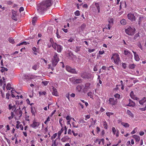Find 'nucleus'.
<instances>
[{
  "label": "nucleus",
  "instance_id": "f257e3e1",
  "mask_svg": "<svg viewBox=\"0 0 146 146\" xmlns=\"http://www.w3.org/2000/svg\"><path fill=\"white\" fill-rule=\"evenodd\" d=\"M51 0H46L38 3L36 9L39 13H42L46 10L48 7L51 6Z\"/></svg>",
  "mask_w": 146,
  "mask_h": 146
},
{
  "label": "nucleus",
  "instance_id": "f03ea898",
  "mask_svg": "<svg viewBox=\"0 0 146 146\" xmlns=\"http://www.w3.org/2000/svg\"><path fill=\"white\" fill-rule=\"evenodd\" d=\"M59 61V56L56 52H55L54 56L51 60V63L53 66H55L57 65Z\"/></svg>",
  "mask_w": 146,
  "mask_h": 146
},
{
  "label": "nucleus",
  "instance_id": "7ed1b4c3",
  "mask_svg": "<svg viewBox=\"0 0 146 146\" xmlns=\"http://www.w3.org/2000/svg\"><path fill=\"white\" fill-rule=\"evenodd\" d=\"M135 29L134 27H129L125 30V32L126 34L129 35H133L135 34Z\"/></svg>",
  "mask_w": 146,
  "mask_h": 146
},
{
  "label": "nucleus",
  "instance_id": "20e7f679",
  "mask_svg": "<svg viewBox=\"0 0 146 146\" xmlns=\"http://www.w3.org/2000/svg\"><path fill=\"white\" fill-rule=\"evenodd\" d=\"M111 59H113L114 63L116 64H118L120 61L119 55L117 53H115L111 57Z\"/></svg>",
  "mask_w": 146,
  "mask_h": 146
},
{
  "label": "nucleus",
  "instance_id": "39448f33",
  "mask_svg": "<svg viewBox=\"0 0 146 146\" xmlns=\"http://www.w3.org/2000/svg\"><path fill=\"white\" fill-rule=\"evenodd\" d=\"M109 104L113 107L117 105L118 102V100L114 98H110L108 100Z\"/></svg>",
  "mask_w": 146,
  "mask_h": 146
},
{
  "label": "nucleus",
  "instance_id": "423d86ee",
  "mask_svg": "<svg viewBox=\"0 0 146 146\" xmlns=\"http://www.w3.org/2000/svg\"><path fill=\"white\" fill-rule=\"evenodd\" d=\"M52 47L54 50H57V52H61L62 49L63 47L61 45L55 43V44L52 45Z\"/></svg>",
  "mask_w": 146,
  "mask_h": 146
},
{
  "label": "nucleus",
  "instance_id": "0eeeda50",
  "mask_svg": "<svg viewBox=\"0 0 146 146\" xmlns=\"http://www.w3.org/2000/svg\"><path fill=\"white\" fill-rule=\"evenodd\" d=\"M139 103L141 105L144 107L142 108L141 110L142 111H145L146 110V99L144 98L143 99L139 101Z\"/></svg>",
  "mask_w": 146,
  "mask_h": 146
},
{
  "label": "nucleus",
  "instance_id": "6e6552de",
  "mask_svg": "<svg viewBox=\"0 0 146 146\" xmlns=\"http://www.w3.org/2000/svg\"><path fill=\"white\" fill-rule=\"evenodd\" d=\"M40 123L39 121H37L36 120L34 119L33 123L31 124L30 126L33 128L36 129L40 125Z\"/></svg>",
  "mask_w": 146,
  "mask_h": 146
},
{
  "label": "nucleus",
  "instance_id": "1a4fd4ad",
  "mask_svg": "<svg viewBox=\"0 0 146 146\" xmlns=\"http://www.w3.org/2000/svg\"><path fill=\"white\" fill-rule=\"evenodd\" d=\"M66 69L67 71L74 74H77L78 72L76 71L75 69L72 68L69 66H66Z\"/></svg>",
  "mask_w": 146,
  "mask_h": 146
},
{
  "label": "nucleus",
  "instance_id": "9d476101",
  "mask_svg": "<svg viewBox=\"0 0 146 146\" xmlns=\"http://www.w3.org/2000/svg\"><path fill=\"white\" fill-rule=\"evenodd\" d=\"M124 54L125 55H126L128 57L131 59H132L133 55H132L131 52H130V51L126 50L124 51Z\"/></svg>",
  "mask_w": 146,
  "mask_h": 146
},
{
  "label": "nucleus",
  "instance_id": "9b49d317",
  "mask_svg": "<svg viewBox=\"0 0 146 146\" xmlns=\"http://www.w3.org/2000/svg\"><path fill=\"white\" fill-rule=\"evenodd\" d=\"M128 19L131 21H135V19L134 15L133 13H129L127 15Z\"/></svg>",
  "mask_w": 146,
  "mask_h": 146
},
{
  "label": "nucleus",
  "instance_id": "f8f14e48",
  "mask_svg": "<svg viewBox=\"0 0 146 146\" xmlns=\"http://www.w3.org/2000/svg\"><path fill=\"white\" fill-rule=\"evenodd\" d=\"M21 109L20 108H19V109H17L15 111L17 115H19V117H21L22 116L23 113L22 110H21Z\"/></svg>",
  "mask_w": 146,
  "mask_h": 146
},
{
  "label": "nucleus",
  "instance_id": "ddd939ff",
  "mask_svg": "<svg viewBox=\"0 0 146 146\" xmlns=\"http://www.w3.org/2000/svg\"><path fill=\"white\" fill-rule=\"evenodd\" d=\"M129 103L127 105H126L127 106H130V107H134L135 106V104L134 103V102H133V101L131 100V99H129Z\"/></svg>",
  "mask_w": 146,
  "mask_h": 146
},
{
  "label": "nucleus",
  "instance_id": "4468645a",
  "mask_svg": "<svg viewBox=\"0 0 146 146\" xmlns=\"http://www.w3.org/2000/svg\"><path fill=\"white\" fill-rule=\"evenodd\" d=\"M80 76L83 78H88V74L86 72H82L80 74Z\"/></svg>",
  "mask_w": 146,
  "mask_h": 146
},
{
  "label": "nucleus",
  "instance_id": "2eb2a0df",
  "mask_svg": "<svg viewBox=\"0 0 146 146\" xmlns=\"http://www.w3.org/2000/svg\"><path fill=\"white\" fill-rule=\"evenodd\" d=\"M130 96L131 98L133 99L137 100H139V98L136 97L135 95H134L133 92V91L131 92L130 94Z\"/></svg>",
  "mask_w": 146,
  "mask_h": 146
},
{
  "label": "nucleus",
  "instance_id": "dca6fc26",
  "mask_svg": "<svg viewBox=\"0 0 146 146\" xmlns=\"http://www.w3.org/2000/svg\"><path fill=\"white\" fill-rule=\"evenodd\" d=\"M52 94L56 96H58V93L57 91L56 88L53 87L52 88Z\"/></svg>",
  "mask_w": 146,
  "mask_h": 146
},
{
  "label": "nucleus",
  "instance_id": "f3484780",
  "mask_svg": "<svg viewBox=\"0 0 146 146\" xmlns=\"http://www.w3.org/2000/svg\"><path fill=\"white\" fill-rule=\"evenodd\" d=\"M132 52L134 54V57L135 60H136V61H139L140 60V58L139 56H138L137 54H136V52H134L133 51Z\"/></svg>",
  "mask_w": 146,
  "mask_h": 146
},
{
  "label": "nucleus",
  "instance_id": "a211bd4d",
  "mask_svg": "<svg viewBox=\"0 0 146 146\" xmlns=\"http://www.w3.org/2000/svg\"><path fill=\"white\" fill-rule=\"evenodd\" d=\"M13 15L12 16V19L15 21H17V19L16 17V12L15 11H13L12 12Z\"/></svg>",
  "mask_w": 146,
  "mask_h": 146
},
{
  "label": "nucleus",
  "instance_id": "6ab92c4d",
  "mask_svg": "<svg viewBox=\"0 0 146 146\" xmlns=\"http://www.w3.org/2000/svg\"><path fill=\"white\" fill-rule=\"evenodd\" d=\"M79 123H83L84 125H86V123H87V122H86V121H85L83 117H81L79 119Z\"/></svg>",
  "mask_w": 146,
  "mask_h": 146
},
{
  "label": "nucleus",
  "instance_id": "aec40b11",
  "mask_svg": "<svg viewBox=\"0 0 146 146\" xmlns=\"http://www.w3.org/2000/svg\"><path fill=\"white\" fill-rule=\"evenodd\" d=\"M127 113L129 117H134V114L133 113H132L129 110H127Z\"/></svg>",
  "mask_w": 146,
  "mask_h": 146
},
{
  "label": "nucleus",
  "instance_id": "412c9836",
  "mask_svg": "<svg viewBox=\"0 0 146 146\" xmlns=\"http://www.w3.org/2000/svg\"><path fill=\"white\" fill-rule=\"evenodd\" d=\"M132 137L135 139V140L137 142H139L140 139V137L139 136L135 135H133Z\"/></svg>",
  "mask_w": 146,
  "mask_h": 146
},
{
  "label": "nucleus",
  "instance_id": "4be33fe9",
  "mask_svg": "<svg viewBox=\"0 0 146 146\" xmlns=\"http://www.w3.org/2000/svg\"><path fill=\"white\" fill-rule=\"evenodd\" d=\"M139 36V33L135 34L134 37L133 39L134 40H133V41H135L136 40L138 39Z\"/></svg>",
  "mask_w": 146,
  "mask_h": 146
},
{
  "label": "nucleus",
  "instance_id": "5701e85b",
  "mask_svg": "<svg viewBox=\"0 0 146 146\" xmlns=\"http://www.w3.org/2000/svg\"><path fill=\"white\" fill-rule=\"evenodd\" d=\"M121 124L122 125L124 126L125 127H129L130 126L129 124L128 123H125L124 122H121Z\"/></svg>",
  "mask_w": 146,
  "mask_h": 146
},
{
  "label": "nucleus",
  "instance_id": "b1692460",
  "mask_svg": "<svg viewBox=\"0 0 146 146\" xmlns=\"http://www.w3.org/2000/svg\"><path fill=\"white\" fill-rule=\"evenodd\" d=\"M69 137H68L66 136L64 137L63 138H62L61 139V141L62 142H65L66 141H67V140L69 139Z\"/></svg>",
  "mask_w": 146,
  "mask_h": 146
},
{
  "label": "nucleus",
  "instance_id": "393cba45",
  "mask_svg": "<svg viewBox=\"0 0 146 146\" xmlns=\"http://www.w3.org/2000/svg\"><path fill=\"white\" fill-rule=\"evenodd\" d=\"M39 67V65H38V64H35L33 66L32 68L33 69H34V70H36Z\"/></svg>",
  "mask_w": 146,
  "mask_h": 146
},
{
  "label": "nucleus",
  "instance_id": "a878e982",
  "mask_svg": "<svg viewBox=\"0 0 146 146\" xmlns=\"http://www.w3.org/2000/svg\"><path fill=\"white\" fill-rule=\"evenodd\" d=\"M76 77H73L71 78H70L69 80H70V81L71 82H72L75 83L76 82Z\"/></svg>",
  "mask_w": 146,
  "mask_h": 146
},
{
  "label": "nucleus",
  "instance_id": "bb28decb",
  "mask_svg": "<svg viewBox=\"0 0 146 146\" xmlns=\"http://www.w3.org/2000/svg\"><path fill=\"white\" fill-rule=\"evenodd\" d=\"M64 121L63 120L62 118H61L59 120V123L61 127H62V126H63L62 123H64Z\"/></svg>",
  "mask_w": 146,
  "mask_h": 146
},
{
  "label": "nucleus",
  "instance_id": "cd10ccee",
  "mask_svg": "<svg viewBox=\"0 0 146 146\" xmlns=\"http://www.w3.org/2000/svg\"><path fill=\"white\" fill-rule=\"evenodd\" d=\"M39 96H41V95H46V91H40L39 92Z\"/></svg>",
  "mask_w": 146,
  "mask_h": 146
},
{
  "label": "nucleus",
  "instance_id": "c85d7f7f",
  "mask_svg": "<svg viewBox=\"0 0 146 146\" xmlns=\"http://www.w3.org/2000/svg\"><path fill=\"white\" fill-rule=\"evenodd\" d=\"M86 27V24H84V23L83 24L81 25L80 27L81 30H82V31H83L85 29Z\"/></svg>",
  "mask_w": 146,
  "mask_h": 146
},
{
  "label": "nucleus",
  "instance_id": "c756f323",
  "mask_svg": "<svg viewBox=\"0 0 146 146\" xmlns=\"http://www.w3.org/2000/svg\"><path fill=\"white\" fill-rule=\"evenodd\" d=\"M120 7L121 8L122 7L126 6V3L125 2H120Z\"/></svg>",
  "mask_w": 146,
  "mask_h": 146
},
{
  "label": "nucleus",
  "instance_id": "7c9ffc66",
  "mask_svg": "<svg viewBox=\"0 0 146 146\" xmlns=\"http://www.w3.org/2000/svg\"><path fill=\"white\" fill-rule=\"evenodd\" d=\"M88 96L90 97L91 98H93V94L90 91L88 93Z\"/></svg>",
  "mask_w": 146,
  "mask_h": 146
},
{
  "label": "nucleus",
  "instance_id": "2f4dec72",
  "mask_svg": "<svg viewBox=\"0 0 146 146\" xmlns=\"http://www.w3.org/2000/svg\"><path fill=\"white\" fill-rule=\"evenodd\" d=\"M8 41L9 42L13 44H14V43L15 42L13 38H9Z\"/></svg>",
  "mask_w": 146,
  "mask_h": 146
},
{
  "label": "nucleus",
  "instance_id": "473e14b6",
  "mask_svg": "<svg viewBox=\"0 0 146 146\" xmlns=\"http://www.w3.org/2000/svg\"><path fill=\"white\" fill-rule=\"evenodd\" d=\"M9 110H11L12 109H13L12 110H13V109H16V108H15L16 106H15V105H14L13 106H11V104H10L9 105Z\"/></svg>",
  "mask_w": 146,
  "mask_h": 146
},
{
  "label": "nucleus",
  "instance_id": "72a5a7b5",
  "mask_svg": "<svg viewBox=\"0 0 146 146\" xmlns=\"http://www.w3.org/2000/svg\"><path fill=\"white\" fill-rule=\"evenodd\" d=\"M120 23L122 25H125L126 23V21L124 19H123L121 20Z\"/></svg>",
  "mask_w": 146,
  "mask_h": 146
},
{
  "label": "nucleus",
  "instance_id": "f704fd0d",
  "mask_svg": "<svg viewBox=\"0 0 146 146\" xmlns=\"http://www.w3.org/2000/svg\"><path fill=\"white\" fill-rule=\"evenodd\" d=\"M135 65L134 64H130L129 65V68L133 69L135 67Z\"/></svg>",
  "mask_w": 146,
  "mask_h": 146
},
{
  "label": "nucleus",
  "instance_id": "c9c22d12",
  "mask_svg": "<svg viewBox=\"0 0 146 146\" xmlns=\"http://www.w3.org/2000/svg\"><path fill=\"white\" fill-rule=\"evenodd\" d=\"M27 44V42H22L20 43L19 44H17L16 45L17 46H21L23 45H26Z\"/></svg>",
  "mask_w": 146,
  "mask_h": 146
},
{
  "label": "nucleus",
  "instance_id": "e433bc0d",
  "mask_svg": "<svg viewBox=\"0 0 146 146\" xmlns=\"http://www.w3.org/2000/svg\"><path fill=\"white\" fill-rule=\"evenodd\" d=\"M37 20V18L36 17H34L33 19V25H35V23Z\"/></svg>",
  "mask_w": 146,
  "mask_h": 146
},
{
  "label": "nucleus",
  "instance_id": "4c0bfd02",
  "mask_svg": "<svg viewBox=\"0 0 146 146\" xmlns=\"http://www.w3.org/2000/svg\"><path fill=\"white\" fill-rule=\"evenodd\" d=\"M82 82V80L81 79H76V83H81Z\"/></svg>",
  "mask_w": 146,
  "mask_h": 146
},
{
  "label": "nucleus",
  "instance_id": "58836bf2",
  "mask_svg": "<svg viewBox=\"0 0 146 146\" xmlns=\"http://www.w3.org/2000/svg\"><path fill=\"white\" fill-rule=\"evenodd\" d=\"M1 68H2V69L1 70V71L3 73L5 71H7L8 70V69H7V68H6L1 67Z\"/></svg>",
  "mask_w": 146,
  "mask_h": 146
},
{
  "label": "nucleus",
  "instance_id": "ea45409f",
  "mask_svg": "<svg viewBox=\"0 0 146 146\" xmlns=\"http://www.w3.org/2000/svg\"><path fill=\"white\" fill-rule=\"evenodd\" d=\"M11 116L8 117V118L9 120H11L12 119H13L14 117V113L13 112H11Z\"/></svg>",
  "mask_w": 146,
  "mask_h": 146
},
{
  "label": "nucleus",
  "instance_id": "a19ab883",
  "mask_svg": "<svg viewBox=\"0 0 146 146\" xmlns=\"http://www.w3.org/2000/svg\"><path fill=\"white\" fill-rule=\"evenodd\" d=\"M31 111L32 113V115L34 116H35V110L33 108V107H31Z\"/></svg>",
  "mask_w": 146,
  "mask_h": 146
},
{
  "label": "nucleus",
  "instance_id": "79ce46f5",
  "mask_svg": "<svg viewBox=\"0 0 146 146\" xmlns=\"http://www.w3.org/2000/svg\"><path fill=\"white\" fill-rule=\"evenodd\" d=\"M103 124L104 126V128H105L106 129H107L108 125H107V123L106 121H104L103 122Z\"/></svg>",
  "mask_w": 146,
  "mask_h": 146
},
{
  "label": "nucleus",
  "instance_id": "37998d69",
  "mask_svg": "<svg viewBox=\"0 0 146 146\" xmlns=\"http://www.w3.org/2000/svg\"><path fill=\"white\" fill-rule=\"evenodd\" d=\"M56 36L57 37V38H60V35H59V33L58 32V29H57L56 31Z\"/></svg>",
  "mask_w": 146,
  "mask_h": 146
},
{
  "label": "nucleus",
  "instance_id": "c03bdc74",
  "mask_svg": "<svg viewBox=\"0 0 146 146\" xmlns=\"http://www.w3.org/2000/svg\"><path fill=\"white\" fill-rule=\"evenodd\" d=\"M137 128H134L133 130L131 133V134H134V133H135L137 131Z\"/></svg>",
  "mask_w": 146,
  "mask_h": 146
},
{
  "label": "nucleus",
  "instance_id": "a18cd8bd",
  "mask_svg": "<svg viewBox=\"0 0 146 146\" xmlns=\"http://www.w3.org/2000/svg\"><path fill=\"white\" fill-rule=\"evenodd\" d=\"M50 41L51 43L52 46L53 47V45H54V44H55L56 42H54L53 40V38H50Z\"/></svg>",
  "mask_w": 146,
  "mask_h": 146
},
{
  "label": "nucleus",
  "instance_id": "49530a36",
  "mask_svg": "<svg viewBox=\"0 0 146 146\" xmlns=\"http://www.w3.org/2000/svg\"><path fill=\"white\" fill-rule=\"evenodd\" d=\"M109 24L111 25V26H112L113 24V19H111L110 20L108 21Z\"/></svg>",
  "mask_w": 146,
  "mask_h": 146
},
{
  "label": "nucleus",
  "instance_id": "de8ad7c7",
  "mask_svg": "<svg viewBox=\"0 0 146 146\" xmlns=\"http://www.w3.org/2000/svg\"><path fill=\"white\" fill-rule=\"evenodd\" d=\"M106 114L107 116H108L109 117H110V116L112 115H113L114 114V113H113L111 112H106Z\"/></svg>",
  "mask_w": 146,
  "mask_h": 146
},
{
  "label": "nucleus",
  "instance_id": "09e8293b",
  "mask_svg": "<svg viewBox=\"0 0 146 146\" xmlns=\"http://www.w3.org/2000/svg\"><path fill=\"white\" fill-rule=\"evenodd\" d=\"M76 90L78 91L79 92L82 89V88L80 86H78L76 88Z\"/></svg>",
  "mask_w": 146,
  "mask_h": 146
},
{
  "label": "nucleus",
  "instance_id": "8fccbe9b",
  "mask_svg": "<svg viewBox=\"0 0 146 146\" xmlns=\"http://www.w3.org/2000/svg\"><path fill=\"white\" fill-rule=\"evenodd\" d=\"M6 88L7 90H10L11 88V85L10 84L8 83L7 84V86Z\"/></svg>",
  "mask_w": 146,
  "mask_h": 146
},
{
  "label": "nucleus",
  "instance_id": "3c124183",
  "mask_svg": "<svg viewBox=\"0 0 146 146\" xmlns=\"http://www.w3.org/2000/svg\"><path fill=\"white\" fill-rule=\"evenodd\" d=\"M112 131L113 134H115L116 131L115 128L114 127H113L112 128Z\"/></svg>",
  "mask_w": 146,
  "mask_h": 146
},
{
  "label": "nucleus",
  "instance_id": "603ef678",
  "mask_svg": "<svg viewBox=\"0 0 146 146\" xmlns=\"http://www.w3.org/2000/svg\"><path fill=\"white\" fill-rule=\"evenodd\" d=\"M74 14L76 16H78L80 15V13L79 11L78 10H77L76 11V12L74 13Z\"/></svg>",
  "mask_w": 146,
  "mask_h": 146
},
{
  "label": "nucleus",
  "instance_id": "864d4df0",
  "mask_svg": "<svg viewBox=\"0 0 146 146\" xmlns=\"http://www.w3.org/2000/svg\"><path fill=\"white\" fill-rule=\"evenodd\" d=\"M42 84H43L44 86L47 85L48 84V82L47 81H42Z\"/></svg>",
  "mask_w": 146,
  "mask_h": 146
},
{
  "label": "nucleus",
  "instance_id": "5fc2aeb1",
  "mask_svg": "<svg viewBox=\"0 0 146 146\" xmlns=\"http://www.w3.org/2000/svg\"><path fill=\"white\" fill-rule=\"evenodd\" d=\"M122 66L124 69H125L126 68L127 66L126 64L125 63H122Z\"/></svg>",
  "mask_w": 146,
  "mask_h": 146
},
{
  "label": "nucleus",
  "instance_id": "6e6d98bb",
  "mask_svg": "<svg viewBox=\"0 0 146 146\" xmlns=\"http://www.w3.org/2000/svg\"><path fill=\"white\" fill-rule=\"evenodd\" d=\"M72 125L74 127H78V125H76V123L74 122H73L72 123Z\"/></svg>",
  "mask_w": 146,
  "mask_h": 146
},
{
  "label": "nucleus",
  "instance_id": "4d7b16f0",
  "mask_svg": "<svg viewBox=\"0 0 146 146\" xmlns=\"http://www.w3.org/2000/svg\"><path fill=\"white\" fill-rule=\"evenodd\" d=\"M114 96L115 98H120V95L118 94H116L114 95Z\"/></svg>",
  "mask_w": 146,
  "mask_h": 146
},
{
  "label": "nucleus",
  "instance_id": "13d9d810",
  "mask_svg": "<svg viewBox=\"0 0 146 146\" xmlns=\"http://www.w3.org/2000/svg\"><path fill=\"white\" fill-rule=\"evenodd\" d=\"M62 133L61 132V131L60 130L59 131H58V138H60V136L61 135Z\"/></svg>",
  "mask_w": 146,
  "mask_h": 146
},
{
  "label": "nucleus",
  "instance_id": "bf43d9fd",
  "mask_svg": "<svg viewBox=\"0 0 146 146\" xmlns=\"http://www.w3.org/2000/svg\"><path fill=\"white\" fill-rule=\"evenodd\" d=\"M95 5L96 7V8L97 10H98V9H99V8H100L99 3H96Z\"/></svg>",
  "mask_w": 146,
  "mask_h": 146
},
{
  "label": "nucleus",
  "instance_id": "052dcab7",
  "mask_svg": "<svg viewBox=\"0 0 146 146\" xmlns=\"http://www.w3.org/2000/svg\"><path fill=\"white\" fill-rule=\"evenodd\" d=\"M95 50V49H94V48L93 49H89L88 50V52H94V51Z\"/></svg>",
  "mask_w": 146,
  "mask_h": 146
},
{
  "label": "nucleus",
  "instance_id": "680f3d73",
  "mask_svg": "<svg viewBox=\"0 0 146 146\" xmlns=\"http://www.w3.org/2000/svg\"><path fill=\"white\" fill-rule=\"evenodd\" d=\"M67 128L66 125L64 126V134H66L67 133Z\"/></svg>",
  "mask_w": 146,
  "mask_h": 146
},
{
  "label": "nucleus",
  "instance_id": "e2e57ef3",
  "mask_svg": "<svg viewBox=\"0 0 146 146\" xmlns=\"http://www.w3.org/2000/svg\"><path fill=\"white\" fill-rule=\"evenodd\" d=\"M66 97L69 100H70V94L69 93H67L66 94Z\"/></svg>",
  "mask_w": 146,
  "mask_h": 146
},
{
  "label": "nucleus",
  "instance_id": "0e129e2a",
  "mask_svg": "<svg viewBox=\"0 0 146 146\" xmlns=\"http://www.w3.org/2000/svg\"><path fill=\"white\" fill-rule=\"evenodd\" d=\"M66 119L67 120H70L71 119V118L70 116L69 115H67V117H66Z\"/></svg>",
  "mask_w": 146,
  "mask_h": 146
},
{
  "label": "nucleus",
  "instance_id": "69168bd1",
  "mask_svg": "<svg viewBox=\"0 0 146 146\" xmlns=\"http://www.w3.org/2000/svg\"><path fill=\"white\" fill-rule=\"evenodd\" d=\"M72 133L73 135H74V136H76L78 135V133H75L74 131H72Z\"/></svg>",
  "mask_w": 146,
  "mask_h": 146
},
{
  "label": "nucleus",
  "instance_id": "338daca9",
  "mask_svg": "<svg viewBox=\"0 0 146 146\" xmlns=\"http://www.w3.org/2000/svg\"><path fill=\"white\" fill-rule=\"evenodd\" d=\"M52 146H57L56 144V140H55L53 142Z\"/></svg>",
  "mask_w": 146,
  "mask_h": 146
},
{
  "label": "nucleus",
  "instance_id": "774afa93",
  "mask_svg": "<svg viewBox=\"0 0 146 146\" xmlns=\"http://www.w3.org/2000/svg\"><path fill=\"white\" fill-rule=\"evenodd\" d=\"M9 96L10 95L9 93H7L6 94V98H7V99H9Z\"/></svg>",
  "mask_w": 146,
  "mask_h": 146
}]
</instances>
